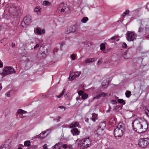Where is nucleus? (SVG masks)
Listing matches in <instances>:
<instances>
[{
    "mask_svg": "<svg viewBox=\"0 0 149 149\" xmlns=\"http://www.w3.org/2000/svg\"><path fill=\"white\" fill-rule=\"evenodd\" d=\"M148 123L146 120L140 122L135 120L132 123L134 131L139 133H143L146 131L148 127Z\"/></svg>",
    "mask_w": 149,
    "mask_h": 149,
    "instance_id": "obj_1",
    "label": "nucleus"
},
{
    "mask_svg": "<svg viewBox=\"0 0 149 149\" xmlns=\"http://www.w3.org/2000/svg\"><path fill=\"white\" fill-rule=\"evenodd\" d=\"M125 130L124 125L122 123H119L114 131V135L115 137H119L122 136Z\"/></svg>",
    "mask_w": 149,
    "mask_h": 149,
    "instance_id": "obj_2",
    "label": "nucleus"
},
{
    "mask_svg": "<svg viewBox=\"0 0 149 149\" xmlns=\"http://www.w3.org/2000/svg\"><path fill=\"white\" fill-rule=\"evenodd\" d=\"M91 141L89 138H85L82 139L81 142L79 143V146L82 149H86L90 146L91 144Z\"/></svg>",
    "mask_w": 149,
    "mask_h": 149,
    "instance_id": "obj_3",
    "label": "nucleus"
},
{
    "mask_svg": "<svg viewBox=\"0 0 149 149\" xmlns=\"http://www.w3.org/2000/svg\"><path fill=\"white\" fill-rule=\"evenodd\" d=\"M8 8L9 13L13 16L17 14L18 8L15 4L10 3L8 4Z\"/></svg>",
    "mask_w": 149,
    "mask_h": 149,
    "instance_id": "obj_4",
    "label": "nucleus"
},
{
    "mask_svg": "<svg viewBox=\"0 0 149 149\" xmlns=\"http://www.w3.org/2000/svg\"><path fill=\"white\" fill-rule=\"evenodd\" d=\"M15 72L16 71L13 68L10 66H6L5 67L3 70L2 74L3 76H4L9 74L15 73Z\"/></svg>",
    "mask_w": 149,
    "mask_h": 149,
    "instance_id": "obj_5",
    "label": "nucleus"
},
{
    "mask_svg": "<svg viewBox=\"0 0 149 149\" xmlns=\"http://www.w3.org/2000/svg\"><path fill=\"white\" fill-rule=\"evenodd\" d=\"M126 39L127 41H133L136 39V35L134 32L127 31L126 34Z\"/></svg>",
    "mask_w": 149,
    "mask_h": 149,
    "instance_id": "obj_6",
    "label": "nucleus"
},
{
    "mask_svg": "<svg viewBox=\"0 0 149 149\" xmlns=\"http://www.w3.org/2000/svg\"><path fill=\"white\" fill-rule=\"evenodd\" d=\"M138 144L142 148H145L149 145V139L144 138L139 140Z\"/></svg>",
    "mask_w": 149,
    "mask_h": 149,
    "instance_id": "obj_7",
    "label": "nucleus"
},
{
    "mask_svg": "<svg viewBox=\"0 0 149 149\" xmlns=\"http://www.w3.org/2000/svg\"><path fill=\"white\" fill-rule=\"evenodd\" d=\"M69 9V8L67 6L66 4H64L62 2L59 4L57 8V11L59 13H60L62 12H63L65 11L66 8Z\"/></svg>",
    "mask_w": 149,
    "mask_h": 149,
    "instance_id": "obj_8",
    "label": "nucleus"
},
{
    "mask_svg": "<svg viewBox=\"0 0 149 149\" xmlns=\"http://www.w3.org/2000/svg\"><path fill=\"white\" fill-rule=\"evenodd\" d=\"M105 122L101 123L99 125L96 133L98 135L101 136L104 133V129L106 126Z\"/></svg>",
    "mask_w": 149,
    "mask_h": 149,
    "instance_id": "obj_9",
    "label": "nucleus"
},
{
    "mask_svg": "<svg viewBox=\"0 0 149 149\" xmlns=\"http://www.w3.org/2000/svg\"><path fill=\"white\" fill-rule=\"evenodd\" d=\"M23 21L26 25H29L31 22V16L29 15L26 16L24 18Z\"/></svg>",
    "mask_w": 149,
    "mask_h": 149,
    "instance_id": "obj_10",
    "label": "nucleus"
},
{
    "mask_svg": "<svg viewBox=\"0 0 149 149\" xmlns=\"http://www.w3.org/2000/svg\"><path fill=\"white\" fill-rule=\"evenodd\" d=\"M77 30V27L74 26L70 27L68 28V30H69V31H65V34H68L71 32H75Z\"/></svg>",
    "mask_w": 149,
    "mask_h": 149,
    "instance_id": "obj_11",
    "label": "nucleus"
},
{
    "mask_svg": "<svg viewBox=\"0 0 149 149\" xmlns=\"http://www.w3.org/2000/svg\"><path fill=\"white\" fill-rule=\"evenodd\" d=\"M34 32L35 33L36 32L38 35H40L42 34H45V30L44 29L41 30L40 28L38 27L36 29V31L34 30Z\"/></svg>",
    "mask_w": 149,
    "mask_h": 149,
    "instance_id": "obj_12",
    "label": "nucleus"
},
{
    "mask_svg": "<svg viewBox=\"0 0 149 149\" xmlns=\"http://www.w3.org/2000/svg\"><path fill=\"white\" fill-rule=\"evenodd\" d=\"M50 129H47L45 131L42 132L40 134L37 136V138H40V139H42L44 138L47 136L45 135V134L46 133L47 131H50Z\"/></svg>",
    "mask_w": 149,
    "mask_h": 149,
    "instance_id": "obj_13",
    "label": "nucleus"
},
{
    "mask_svg": "<svg viewBox=\"0 0 149 149\" xmlns=\"http://www.w3.org/2000/svg\"><path fill=\"white\" fill-rule=\"evenodd\" d=\"M81 74V72H75L74 73V75L71 76V77H69V79H70L71 77V80H73L75 78L78 77Z\"/></svg>",
    "mask_w": 149,
    "mask_h": 149,
    "instance_id": "obj_14",
    "label": "nucleus"
},
{
    "mask_svg": "<svg viewBox=\"0 0 149 149\" xmlns=\"http://www.w3.org/2000/svg\"><path fill=\"white\" fill-rule=\"evenodd\" d=\"M71 132L73 135H77L79 134V132L77 128H74L71 130Z\"/></svg>",
    "mask_w": 149,
    "mask_h": 149,
    "instance_id": "obj_15",
    "label": "nucleus"
},
{
    "mask_svg": "<svg viewBox=\"0 0 149 149\" xmlns=\"http://www.w3.org/2000/svg\"><path fill=\"white\" fill-rule=\"evenodd\" d=\"M92 117L91 119L93 122H95L96 120L97 119V114L95 113L92 114Z\"/></svg>",
    "mask_w": 149,
    "mask_h": 149,
    "instance_id": "obj_16",
    "label": "nucleus"
},
{
    "mask_svg": "<svg viewBox=\"0 0 149 149\" xmlns=\"http://www.w3.org/2000/svg\"><path fill=\"white\" fill-rule=\"evenodd\" d=\"M79 126V123L78 122H75L74 123H72L70 125V128H72L74 127H78Z\"/></svg>",
    "mask_w": 149,
    "mask_h": 149,
    "instance_id": "obj_17",
    "label": "nucleus"
},
{
    "mask_svg": "<svg viewBox=\"0 0 149 149\" xmlns=\"http://www.w3.org/2000/svg\"><path fill=\"white\" fill-rule=\"evenodd\" d=\"M95 61V58H88L85 61L86 63H88L91 62H94Z\"/></svg>",
    "mask_w": 149,
    "mask_h": 149,
    "instance_id": "obj_18",
    "label": "nucleus"
},
{
    "mask_svg": "<svg viewBox=\"0 0 149 149\" xmlns=\"http://www.w3.org/2000/svg\"><path fill=\"white\" fill-rule=\"evenodd\" d=\"M41 9L39 7L37 6L35 8L34 11L38 14L40 15Z\"/></svg>",
    "mask_w": 149,
    "mask_h": 149,
    "instance_id": "obj_19",
    "label": "nucleus"
},
{
    "mask_svg": "<svg viewBox=\"0 0 149 149\" xmlns=\"http://www.w3.org/2000/svg\"><path fill=\"white\" fill-rule=\"evenodd\" d=\"M53 149H62L60 146L59 143L56 144L54 146H53Z\"/></svg>",
    "mask_w": 149,
    "mask_h": 149,
    "instance_id": "obj_20",
    "label": "nucleus"
},
{
    "mask_svg": "<svg viewBox=\"0 0 149 149\" xmlns=\"http://www.w3.org/2000/svg\"><path fill=\"white\" fill-rule=\"evenodd\" d=\"M65 92V89H63L62 91V92L61 93V94L59 95H57L56 96V97L57 98H59L61 97L62 96H63Z\"/></svg>",
    "mask_w": 149,
    "mask_h": 149,
    "instance_id": "obj_21",
    "label": "nucleus"
},
{
    "mask_svg": "<svg viewBox=\"0 0 149 149\" xmlns=\"http://www.w3.org/2000/svg\"><path fill=\"white\" fill-rule=\"evenodd\" d=\"M145 111L146 114L149 116V106L145 107Z\"/></svg>",
    "mask_w": 149,
    "mask_h": 149,
    "instance_id": "obj_22",
    "label": "nucleus"
},
{
    "mask_svg": "<svg viewBox=\"0 0 149 149\" xmlns=\"http://www.w3.org/2000/svg\"><path fill=\"white\" fill-rule=\"evenodd\" d=\"M109 123L110 125H113L115 123V121L113 118H111L109 120Z\"/></svg>",
    "mask_w": 149,
    "mask_h": 149,
    "instance_id": "obj_23",
    "label": "nucleus"
},
{
    "mask_svg": "<svg viewBox=\"0 0 149 149\" xmlns=\"http://www.w3.org/2000/svg\"><path fill=\"white\" fill-rule=\"evenodd\" d=\"M88 20V18L87 17H83L81 20V22L84 23H85Z\"/></svg>",
    "mask_w": 149,
    "mask_h": 149,
    "instance_id": "obj_24",
    "label": "nucleus"
},
{
    "mask_svg": "<svg viewBox=\"0 0 149 149\" xmlns=\"http://www.w3.org/2000/svg\"><path fill=\"white\" fill-rule=\"evenodd\" d=\"M97 137L96 135H91L90 137L92 139V140L94 141H96L97 140L96 138Z\"/></svg>",
    "mask_w": 149,
    "mask_h": 149,
    "instance_id": "obj_25",
    "label": "nucleus"
},
{
    "mask_svg": "<svg viewBox=\"0 0 149 149\" xmlns=\"http://www.w3.org/2000/svg\"><path fill=\"white\" fill-rule=\"evenodd\" d=\"M50 3L48 1H45L43 2V5L46 6H50Z\"/></svg>",
    "mask_w": 149,
    "mask_h": 149,
    "instance_id": "obj_26",
    "label": "nucleus"
},
{
    "mask_svg": "<svg viewBox=\"0 0 149 149\" xmlns=\"http://www.w3.org/2000/svg\"><path fill=\"white\" fill-rule=\"evenodd\" d=\"M24 144L25 146H29L31 145V143L30 141H27L24 142Z\"/></svg>",
    "mask_w": 149,
    "mask_h": 149,
    "instance_id": "obj_27",
    "label": "nucleus"
},
{
    "mask_svg": "<svg viewBox=\"0 0 149 149\" xmlns=\"http://www.w3.org/2000/svg\"><path fill=\"white\" fill-rule=\"evenodd\" d=\"M129 12L130 11L129 10H127L122 14V16L123 17V18H124L125 16L129 13Z\"/></svg>",
    "mask_w": 149,
    "mask_h": 149,
    "instance_id": "obj_28",
    "label": "nucleus"
},
{
    "mask_svg": "<svg viewBox=\"0 0 149 149\" xmlns=\"http://www.w3.org/2000/svg\"><path fill=\"white\" fill-rule=\"evenodd\" d=\"M118 102L119 103L123 104V105H124L125 104V101L122 99H118Z\"/></svg>",
    "mask_w": 149,
    "mask_h": 149,
    "instance_id": "obj_29",
    "label": "nucleus"
},
{
    "mask_svg": "<svg viewBox=\"0 0 149 149\" xmlns=\"http://www.w3.org/2000/svg\"><path fill=\"white\" fill-rule=\"evenodd\" d=\"M88 95L86 93H85L82 96V99L83 100H85L88 97Z\"/></svg>",
    "mask_w": 149,
    "mask_h": 149,
    "instance_id": "obj_30",
    "label": "nucleus"
},
{
    "mask_svg": "<svg viewBox=\"0 0 149 149\" xmlns=\"http://www.w3.org/2000/svg\"><path fill=\"white\" fill-rule=\"evenodd\" d=\"M126 97H129L131 95V93L129 91H127L125 93Z\"/></svg>",
    "mask_w": 149,
    "mask_h": 149,
    "instance_id": "obj_31",
    "label": "nucleus"
},
{
    "mask_svg": "<svg viewBox=\"0 0 149 149\" xmlns=\"http://www.w3.org/2000/svg\"><path fill=\"white\" fill-rule=\"evenodd\" d=\"M100 49L102 50H104L105 49V45L104 44L102 43L100 45Z\"/></svg>",
    "mask_w": 149,
    "mask_h": 149,
    "instance_id": "obj_32",
    "label": "nucleus"
},
{
    "mask_svg": "<svg viewBox=\"0 0 149 149\" xmlns=\"http://www.w3.org/2000/svg\"><path fill=\"white\" fill-rule=\"evenodd\" d=\"M117 38H118V36H114L112 37L111 38L109 39V41H111V40H113L114 41Z\"/></svg>",
    "mask_w": 149,
    "mask_h": 149,
    "instance_id": "obj_33",
    "label": "nucleus"
},
{
    "mask_svg": "<svg viewBox=\"0 0 149 149\" xmlns=\"http://www.w3.org/2000/svg\"><path fill=\"white\" fill-rule=\"evenodd\" d=\"M23 110L21 109H19L17 110V114H16L17 116L18 114H22L23 113Z\"/></svg>",
    "mask_w": 149,
    "mask_h": 149,
    "instance_id": "obj_34",
    "label": "nucleus"
},
{
    "mask_svg": "<svg viewBox=\"0 0 149 149\" xmlns=\"http://www.w3.org/2000/svg\"><path fill=\"white\" fill-rule=\"evenodd\" d=\"M107 93H105L104 92H103L101 93L100 94V97H105L107 96Z\"/></svg>",
    "mask_w": 149,
    "mask_h": 149,
    "instance_id": "obj_35",
    "label": "nucleus"
},
{
    "mask_svg": "<svg viewBox=\"0 0 149 149\" xmlns=\"http://www.w3.org/2000/svg\"><path fill=\"white\" fill-rule=\"evenodd\" d=\"M100 97V94L96 95V96L94 97L93 98V100H95V99H99Z\"/></svg>",
    "mask_w": 149,
    "mask_h": 149,
    "instance_id": "obj_36",
    "label": "nucleus"
},
{
    "mask_svg": "<svg viewBox=\"0 0 149 149\" xmlns=\"http://www.w3.org/2000/svg\"><path fill=\"white\" fill-rule=\"evenodd\" d=\"M143 30V28L140 26L138 32L140 33L142 32Z\"/></svg>",
    "mask_w": 149,
    "mask_h": 149,
    "instance_id": "obj_37",
    "label": "nucleus"
},
{
    "mask_svg": "<svg viewBox=\"0 0 149 149\" xmlns=\"http://www.w3.org/2000/svg\"><path fill=\"white\" fill-rule=\"evenodd\" d=\"M122 47L123 48H126L127 47V44L125 42H123L122 45Z\"/></svg>",
    "mask_w": 149,
    "mask_h": 149,
    "instance_id": "obj_38",
    "label": "nucleus"
},
{
    "mask_svg": "<svg viewBox=\"0 0 149 149\" xmlns=\"http://www.w3.org/2000/svg\"><path fill=\"white\" fill-rule=\"evenodd\" d=\"M71 59L72 60H74L75 58V55L73 54L71 56Z\"/></svg>",
    "mask_w": 149,
    "mask_h": 149,
    "instance_id": "obj_39",
    "label": "nucleus"
},
{
    "mask_svg": "<svg viewBox=\"0 0 149 149\" xmlns=\"http://www.w3.org/2000/svg\"><path fill=\"white\" fill-rule=\"evenodd\" d=\"M111 103L113 104H115L117 103L116 101L115 100H112L111 101Z\"/></svg>",
    "mask_w": 149,
    "mask_h": 149,
    "instance_id": "obj_40",
    "label": "nucleus"
},
{
    "mask_svg": "<svg viewBox=\"0 0 149 149\" xmlns=\"http://www.w3.org/2000/svg\"><path fill=\"white\" fill-rule=\"evenodd\" d=\"M102 62V58L100 59L98 61L97 64L98 65H100V64Z\"/></svg>",
    "mask_w": 149,
    "mask_h": 149,
    "instance_id": "obj_41",
    "label": "nucleus"
},
{
    "mask_svg": "<svg viewBox=\"0 0 149 149\" xmlns=\"http://www.w3.org/2000/svg\"><path fill=\"white\" fill-rule=\"evenodd\" d=\"M83 92L81 91H80L78 92V94L80 96L81 95H83Z\"/></svg>",
    "mask_w": 149,
    "mask_h": 149,
    "instance_id": "obj_42",
    "label": "nucleus"
},
{
    "mask_svg": "<svg viewBox=\"0 0 149 149\" xmlns=\"http://www.w3.org/2000/svg\"><path fill=\"white\" fill-rule=\"evenodd\" d=\"M39 47V44H37L34 47L33 49H36L38 47Z\"/></svg>",
    "mask_w": 149,
    "mask_h": 149,
    "instance_id": "obj_43",
    "label": "nucleus"
},
{
    "mask_svg": "<svg viewBox=\"0 0 149 149\" xmlns=\"http://www.w3.org/2000/svg\"><path fill=\"white\" fill-rule=\"evenodd\" d=\"M61 116H58L56 118V119L57 122H58L60 121V119L61 118Z\"/></svg>",
    "mask_w": 149,
    "mask_h": 149,
    "instance_id": "obj_44",
    "label": "nucleus"
},
{
    "mask_svg": "<svg viewBox=\"0 0 149 149\" xmlns=\"http://www.w3.org/2000/svg\"><path fill=\"white\" fill-rule=\"evenodd\" d=\"M68 146L67 144H64L63 145V147L64 148H67Z\"/></svg>",
    "mask_w": 149,
    "mask_h": 149,
    "instance_id": "obj_45",
    "label": "nucleus"
},
{
    "mask_svg": "<svg viewBox=\"0 0 149 149\" xmlns=\"http://www.w3.org/2000/svg\"><path fill=\"white\" fill-rule=\"evenodd\" d=\"M43 148L44 149H47V146L46 144H45L43 146Z\"/></svg>",
    "mask_w": 149,
    "mask_h": 149,
    "instance_id": "obj_46",
    "label": "nucleus"
},
{
    "mask_svg": "<svg viewBox=\"0 0 149 149\" xmlns=\"http://www.w3.org/2000/svg\"><path fill=\"white\" fill-rule=\"evenodd\" d=\"M58 107L59 108H60V109H63V108H64V109H65V107H64L63 106H59Z\"/></svg>",
    "mask_w": 149,
    "mask_h": 149,
    "instance_id": "obj_47",
    "label": "nucleus"
},
{
    "mask_svg": "<svg viewBox=\"0 0 149 149\" xmlns=\"http://www.w3.org/2000/svg\"><path fill=\"white\" fill-rule=\"evenodd\" d=\"M6 95L7 97H9L10 96V93L9 92H8L6 94Z\"/></svg>",
    "mask_w": 149,
    "mask_h": 149,
    "instance_id": "obj_48",
    "label": "nucleus"
},
{
    "mask_svg": "<svg viewBox=\"0 0 149 149\" xmlns=\"http://www.w3.org/2000/svg\"><path fill=\"white\" fill-rule=\"evenodd\" d=\"M68 147L70 149H72V145H69Z\"/></svg>",
    "mask_w": 149,
    "mask_h": 149,
    "instance_id": "obj_49",
    "label": "nucleus"
},
{
    "mask_svg": "<svg viewBox=\"0 0 149 149\" xmlns=\"http://www.w3.org/2000/svg\"><path fill=\"white\" fill-rule=\"evenodd\" d=\"M89 120V119L88 118H86L85 120V121L87 123H88Z\"/></svg>",
    "mask_w": 149,
    "mask_h": 149,
    "instance_id": "obj_50",
    "label": "nucleus"
},
{
    "mask_svg": "<svg viewBox=\"0 0 149 149\" xmlns=\"http://www.w3.org/2000/svg\"><path fill=\"white\" fill-rule=\"evenodd\" d=\"M2 88V86H1V84L0 83V91L1 90Z\"/></svg>",
    "mask_w": 149,
    "mask_h": 149,
    "instance_id": "obj_51",
    "label": "nucleus"
},
{
    "mask_svg": "<svg viewBox=\"0 0 149 149\" xmlns=\"http://www.w3.org/2000/svg\"><path fill=\"white\" fill-rule=\"evenodd\" d=\"M105 86H106V85H102V87L104 88H105Z\"/></svg>",
    "mask_w": 149,
    "mask_h": 149,
    "instance_id": "obj_52",
    "label": "nucleus"
},
{
    "mask_svg": "<svg viewBox=\"0 0 149 149\" xmlns=\"http://www.w3.org/2000/svg\"><path fill=\"white\" fill-rule=\"evenodd\" d=\"M27 113V112L26 111L23 110V113Z\"/></svg>",
    "mask_w": 149,
    "mask_h": 149,
    "instance_id": "obj_53",
    "label": "nucleus"
},
{
    "mask_svg": "<svg viewBox=\"0 0 149 149\" xmlns=\"http://www.w3.org/2000/svg\"><path fill=\"white\" fill-rule=\"evenodd\" d=\"M146 37L148 38H149V34Z\"/></svg>",
    "mask_w": 149,
    "mask_h": 149,
    "instance_id": "obj_54",
    "label": "nucleus"
},
{
    "mask_svg": "<svg viewBox=\"0 0 149 149\" xmlns=\"http://www.w3.org/2000/svg\"><path fill=\"white\" fill-rule=\"evenodd\" d=\"M12 46L13 47H14L15 46V44H12Z\"/></svg>",
    "mask_w": 149,
    "mask_h": 149,
    "instance_id": "obj_55",
    "label": "nucleus"
},
{
    "mask_svg": "<svg viewBox=\"0 0 149 149\" xmlns=\"http://www.w3.org/2000/svg\"><path fill=\"white\" fill-rule=\"evenodd\" d=\"M18 149H23L21 147H19L18 148Z\"/></svg>",
    "mask_w": 149,
    "mask_h": 149,
    "instance_id": "obj_56",
    "label": "nucleus"
},
{
    "mask_svg": "<svg viewBox=\"0 0 149 149\" xmlns=\"http://www.w3.org/2000/svg\"><path fill=\"white\" fill-rule=\"evenodd\" d=\"M58 50V49H55L54 50H56V52Z\"/></svg>",
    "mask_w": 149,
    "mask_h": 149,
    "instance_id": "obj_57",
    "label": "nucleus"
},
{
    "mask_svg": "<svg viewBox=\"0 0 149 149\" xmlns=\"http://www.w3.org/2000/svg\"><path fill=\"white\" fill-rule=\"evenodd\" d=\"M63 45V44H61V47H62Z\"/></svg>",
    "mask_w": 149,
    "mask_h": 149,
    "instance_id": "obj_58",
    "label": "nucleus"
},
{
    "mask_svg": "<svg viewBox=\"0 0 149 149\" xmlns=\"http://www.w3.org/2000/svg\"><path fill=\"white\" fill-rule=\"evenodd\" d=\"M69 31V30H68V28H67V29L65 30V31Z\"/></svg>",
    "mask_w": 149,
    "mask_h": 149,
    "instance_id": "obj_59",
    "label": "nucleus"
},
{
    "mask_svg": "<svg viewBox=\"0 0 149 149\" xmlns=\"http://www.w3.org/2000/svg\"><path fill=\"white\" fill-rule=\"evenodd\" d=\"M119 40V39H118V40H116V41H118V40Z\"/></svg>",
    "mask_w": 149,
    "mask_h": 149,
    "instance_id": "obj_60",
    "label": "nucleus"
},
{
    "mask_svg": "<svg viewBox=\"0 0 149 149\" xmlns=\"http://www.w3.org/2000/svg\"><path fill=\"white\" fill-rule=\"evenodd\" d=\"M109 111V110H107V112L108 111Z\"/></svg>",
    "mask_w": 149,
    "mask_h": 149,
    "instance_id": "obj_61",
    "label": "nucleus"
},
{
    "mask_svg": "<svg viewBox=\"0 0 149 149\" xmlns=\"http://www.w3.org/2000/svg\"><path fill=\"white\" fill-rule=\"evenodd\" d=\"M141 24H142L141 23Z\"/></svg>",
    "mask_w": 149,
    "mask_h": 149,
    "instance_id": "obj_62",
    "label": "nucleus"
},
{
    "mask_svg": "<svg viewBox=\"0 0 149 149\" xmlns=\"http://www.w3.org/2000/svg\"><path fill=\"white\" fill-rule=\"evenodd\" d=\"M1 61L0 60V62H1Z\"/></svg>",
    "mask_w": 149,
    "mask_h": 149,
    "instance_id": "obj_63",
    "label": "nucleus"
}]
</instances>
